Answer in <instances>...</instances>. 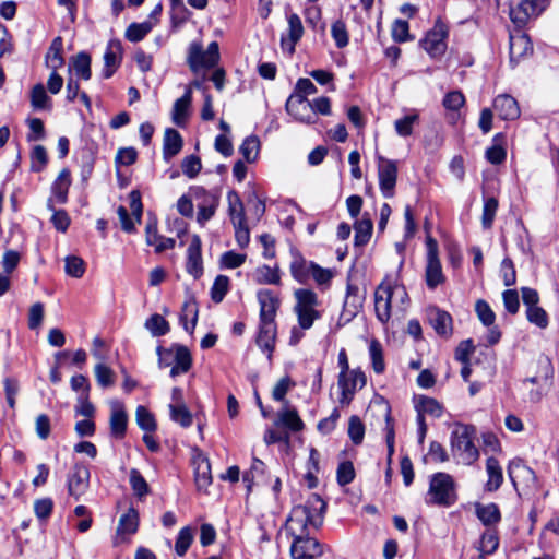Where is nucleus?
Here are the masks:
<instances>
[{"label":"nucleus","mask_w":559,"mask_h":559,"mask_svg":"<svg viewBox=\"0 0 559 559\" xmlns=\"http://www.w3.org/2000/svg\"><path fill=\"white\" fill-rule=\"evenodd\" d=\"M408 304V294L396 275H386L374 292V310L378 320L386 323L393 313L402 314Z\"/></svg>","instance_id":"f257e3e1"},{"label":"nucleus","mask_w":559,"mask_h":559,"mask_svg":"<svg viewBox=\"0 0 559 559\" xmlns=\"http://www.w3.org/2000/svg\"><path fill=\"white\" fill-rule=\"evenodd\" d=\"M325 508V502L317 493H312L304 504L295 506L286 521V527L293 537L308 534V526L320 527Z\"/></svg>","instance_id":"f03ea898"},{"label":"nucleus","mask_w":559,"mask_h":559,"mask_svg":"<svg viewBox=\"0 0 559 559\" xmlns=\"http://www.w3.org/2000/svg\"><path fill=\"white\" fill-rule=\"evenodd\" d=\"M475 427L456 423L453 425L450 437L451 453L459 463L471 465L479 457V452L474 444Z\"/></svg>","instance_id":"7ed1b4c3"},{"label":"nucleus","mask_w":559,"mask_h":559,"mask_svg":"<svg viewBox=\"0 0 559 559\" xmlns=\"http://www.w3.org/2000/svg\"><path fill=\"white\" fill-rule=\"evenodd\" d=\"M456 500L452 476L437 473L431 477L426 503L449 507Z\"/></svg>","instance_id":"20e7f679"},{"label":"nucleus","mask_w":559,"mask_h":559,"mask_svg":"<svg viewBox=\"0 0 559 559\" xmlns=\"http://www.w3.org/2000/svg\"><path fill=\"white\" fill-rule=\"evenodd\" d=\"M295 298L297 301L295 312L298 317L299 326L302 330H308L320 318L319 311L316 310L319 305L318 296L314 292L302 288L295 292Z\"/></svg>","instance_id":"39448f33"},{"label":"nucleus","mask_w":559,"mask_h":559,"mask_svg":"<svg viewBox=\"0 0 559 559\" xmlns=\"http://www.w3.org/2000/svg\"><path fill=\"white\" fill-rule=\"evenodd\" d=\"M188 64L193 72L200 69H210L217 64L219 60V48L216 41H212L206 50L201 43L193 41L189 46Z\"/></svg>","instance_id":"423d86ee"},{"label":"nucleus","mask_w":559,"mask_h":559,"mask_svg":"<svg viewBox=\"0 0 559 559\" xmlns=\"http://www.w3.org/2000/svg\"><path fill=\"white\" fill-rule=\"evenodd\" d=\"M548 4V0H514L510 5V19L519 28H522L531 19L542 14Z\"/></svg>","instance_id":"0eeeda50"},{"label":"nucleus","mask_w":559,"mask_h":559,"mask_svg":"<svg viewBox=\"0 0 559 559\" xmlns=\"http://www.w3.org/2000/svg\"><path fill=\"white\" fill-rule=\"evenodd\" d=\"M427 246V263L425 270V280L429 289H435L440 284L444 283L445 276L442 272L441 262L438 258V243L437 241L428 237L426 241Z\"/></svg>","instance_id":"6e6552de"},{"label":"nucleus","mask_w":559,"mask_h":559,"mask_svg":"<svg viewBox=\"0 0 559 559\" xmlns=\"http://www.w3.org/2000/svg\"><path fill=\"white\" fill-rule=\"evenodd\" d=\"M192 195L197 201V222L203 226L215 215L219 204V198L218 195L206 191L202 187L194 188L192 190Z\"/></svg>","instance_id":"1a4fd4ad"},{"label":"nucleus","mask_w":559,"mask_h":559,"mask_svg":"<svg viewBox=\"0 0 559 559\" xmlns=\"http://www.w3.org/2000/svg\"><path fill=\"white\" fill-rule=\"evenodd\" d=\"M378 178L379 187L382 195L390 199L394 195L395 185L397 180L396 162L386 159L382 156L378 157Z\"/></svg>","instance_id":"9d476101"},{"label":"nucleus","mask_w":559,"mask_h":559,"mask_svg":"<svg viewBox=\"0 0 559 559\" xmlns=\"http://www.w3.org/2000/svg\"><path fill=\"white\" fill-rule=\"evenodd\" d=\"M323 554L321 544L308 534L294 536L290 546V555L293 559H316Z\"/></svg>","instance_id":"9b49d317"},{"label":"nucleus","mask_w":559,"mask_h":559,"mask_svg":"<svg viewBox=\"0 0 559 559\" xmlns=\"http://www.w3.org/2000/svg\"><path fill=\"white\" fill-rule=\"evenodd\" d=\"M448 29L443 23H436L435 27L427 33L420 41L421 47L432 57L438 58L447 50L445 38Z\"/></svg>","instance_id":"f8f14e48"},{"label":"nucleus","mask_w":559,"mask_h":559,"mask_svg":"<svg viewBox=\"0 0 559 559\" xmlns=\"http://www.w3.org/2000/svg\"><path fill=\"white\" fill-rule=\"evenodd\" d=\"M90 469L83 464H75L67 479L68 492L74 499H80L90 486Z\"/></svg>","instance_id":"ddd939ff"},{"label":"nucleus","mask_w":559,"mask_h":559,"mask_svg":"<svg viewBox=\"0 0 559 559\" xmlns=\"http://www.w3.org/2000/svg\"><path fill=\"white\" fill-rule=\"evenodd\" d=\"M286 110L296 120L304 123H314L312 104L301 94H292L286 102Z\"/></svg>","instance_id":"4468645a"},{"label":"nucleus","mask_w":559,"mask_h":559,"mask_svg":"<svg viewBox=\"0 0 559 559\" xmlns=\"http://www.w3.org/2000/svg\"><path fill=\"white\" fill-rule=\"evenodd\" d=\"M427 320L435 332L444 338L453 334V319L449 312L436 306H430L426 310Z\"/></svg>","instance_id":"2eb2a0df"},{"label":"nucleus","mask_w":559,"mask_h":559,"mask_svg":"<svg viewBox=\"0 0 559 559\" xmlns=\"http://www.w3.org/2000/svg\"><path fill=\"white\" fill-rule=\"evenodd\" d=\"M167 355L173 359V368L170 369V377L176 378L179 374L187 373L192 367V357L188 347L174 344L167 348Z\"/></svg>","instance_id":"dca6fc26"},{"label":"nucleus","mask_w":559,"mask_h":559,"mask_svg":"<svg viewBox=\"0 0 559 559\" xmlns=\"http://www.w3.org/2000/svg\"><path fill=\"white\" fill-rule=\"evenodd\" d=\"M71 186L70 170L63 168L51 187V197L48 199L47 207L53 210V204H64L68 200V191Z\"/></svg>","instance_id":"f3484780"},{"label":"nucleus","mask_w":559,"mask_h":559,"mask_svg":"<svg viewBox=\"0 0 559 559\" xmlns=\"http://www.w3.org/2000/svg\"><path fill=\"white\" fill-rule=\"evenodd\" d=\"M287 21V34L282 36L281 46L284 51L292 55L295 51L296 44L302 37L304 26L300 17L296 13L289 14Z\"/></svg>","instance_id":"a211bd4d"},{"label":"nucleus","mask_w":559,"mask_h":559,"mask_svg":"<svg viewBox=\"0 0 559 559\" xmlns=\"http://www.w3.org/2000/svg\"><path fill=\"white\" fill-rule=\"evenodd\" d=\"M187 272L194 278H199L203 273L201 239L198 235H193L187 249Z\"/></svg>","instance_id":"6ab92c4d"},{"label":"nucleus","mask_w":559,"mask_h":559,"mask_svg":"<svg viewBox=\"0 0 559 559\" xmlns=\"http://www.w3.org/2000/svg\"><path fill=\"white\" fill-rule=\"evenodd\" d=\"M260 304V322L275 323L276 311L280 307L278 298L269 289L258 293Z\"/></svg>","instance_id":"aec40b11"},{"label":"nucleus","mask_w":559,"mask_h":559,"mask_svg":"<svg viewBox=\"0 0 559 559\" xmlns=\"http://www.w3.org/2000/svg\"><path fill=\"white\" fill-rule=\"evenodd\" d=\"M122 58V46L120 40L111 39L107 44L105 53H104V70L103 76L105 79H109L116 70L119 68Z\"/></svg>","instance_id":"412c9836"},{"label":"nucleus","mask_w":559,"mask_h":559,"mask_svg":"<svg viewBox=\"0 0 559 559\" xmlns=\"http://www.w3.org/2000/svg\"><path fill=\"white\" fill-rule=\"evenodd\" d=\"M139 528V513L134 508H130L127 513L119 519L116 530L115 545L126 540L127 535H133Z\"/></svg>","instance_id":"4be33fe9"},{"label":"nucleus","mask_w":559,"mask_h":559,"mask_svg":"<svg viewBox=\"0 0 559 559\" xmlns=\"http://www.w3.org/2000/svg\"><path fill=\"white\" fill-rule=\"evenodd\" d=\"M533 50L530 37L521 31L510 35V61L519 62Z\"/></svg>","instance_id":"5701e85b"},{"label":"nucleus","mask_w":559,"mask_h":559,"mask_svg":"<svg viewBox=\"0 0 559 559\" xmlns=\"http://www.w3.org/2000/svg\"><path fill=\"white\" fill-rule=\"evenodd\" d=\"M493 109L503 120L518 119L521 114L516 99L508 94L498 95L495 98Z\"/></svg>","instance_id":"b1692460"},{"label":"nucleus","mask_w":559,"mask_h":559,"mask_svg":"<svg viewBox=\"0 0 559 559\" xmlns=\"http://www.w3.org/2000/svg\"><path fill=\"white\" fill-rule=\"evenodd\" d=\"M128 416L123 405L115 401L111 403L110 412V432L117 439H122L127 430Z\"/></svg>","instance_id":"393cba45"},{"label":"nucleus","mask_w":559,"mask_h":559,"mask_svg":"<svg viewBox=\"0 0 559 559\" xmlns=\"http://www.w3.org/2000/svg\"><path fill=\"white\" fill-rule=\"evenodd\" d=\"M276 324L269 322H260L259 333L257 336L258 346L267 354V359H272L275 348Z\"/></svg>","instance_id":"a878e982"},{"label":"nucleus","mask_w":559,"mask_h":559,"mask_svg":"<svg viewBox=\"0 0 559 559\" xmlns=\"http://www.w3.org/2000/svg\"><path fill=\"white\" fill-rule=\"evenodd\" d=\"M354 230L355 246H366L369 242L373 230L372 219L368 213H364L361 218L355 222Z\"/></svg>","instance_id":"bb28decb"},{"label":"nucleus","mask_w":559,"mask_h":559,"mask_svg":"<svg viewBox=\"0 0 559 559\" xmlns=\"http://www.w3.org/2000/svg\"><path fill=\"white\" fill-rule=\"evenodd\" d=\"M486 472L488 479L485 484V490L488 492H493L500 488L503 481L502 468L497 459L492 456L487 459Z\"/></svg>","instance_id":"cd10ccee"},{"label":"nucleus","mask_w":559,"mask_h":559,"mask_svg":"<svg viewBox=\"0 0 559 559\" xmlns=\"http://www.w3.org/2000/svg\"><path fill=\"white\" fill-rule=\"evenodd\" d=\"M195 464V485L199 490L206 489L212 483L211 465L207 457L199 454Z\"/></svg>","instance_id":"c85d7f7f"},{"label":"nucleus","mask_w":559,"mask_h":559,"mask_svg":"<svg viewBox=\"0 0 559 559\" xmlns=\"http://www.w3.org/2000/svg\"><path fill=\"white\" fill-rule=\"evenodd\" d=\"M191 102H192V92H191V88L189 87V88H187L186 93L180 98H178L174 104L173 121L175 124H177L179 127L185 124V122L188 118Z\"/></svg>","instance_id":"c756f323"},{"label":"nucleus","mask_w":559,"mask_h":559,"mask_svg":"<svg viewBox=\"0 0 559 559\" xmlns=\"http://www.w3.org/2000/svg\"><path fill=\"white\" fill-rule=\"evenodd\" d=\"M475 512L479 521L486 526L496 525L501 520V513L496 503H476Z\"/></svg>","instance_id":"7c9ffc66"},{"label":"nucleus","mask_w":559,"mask_h":559,"mask_svg":"<svg viewBox=\"0 0 559 559\" xmlns=\"http://www.w3.org/2000/svg\"><path fill=\"white\" fill-rule=\"evenodd\" d=\"M182 148V138L175 129H167L164 135L163 154L166 160L171 159Z\"/></svg>","instance_id":"2f4dec72"},{"label":"nucleus","mask_w":559,"mask_h":559,"mask_svg":"<svg viewBox=\"0 0 559 559\" xmlns=\"http://www.w3.org/2000/svg\"><path fill=\"white\" fill-rule=\"evenodd\" d=\"M228 201V215L230 217L231 224L240 225L241 222H246V213L243 203L239 197V194L231 190L227 193Z\"/></svg>","instance_id":"473e14b6"},{"label":"nucleus","mask_w":559,"mask_h":559,"mask_svg":"<svg viewBox=\"0 0 559 559\" xmlns=\"http://www.w3.org/2000/svg\"><path fill=\"white\" fill-rule=\"evenodd\" d=\"M415 408L417 414L429 415L439 418L443 414V406L435 399L428 396H419L416 401Z\"/></svg>","instance_id":"72a5a7b5"},{"label":"nucleus","mask_w":559,"mask_h":559,"mask_svg":"<svg viewBox=\"0 0 559 559\" xmlns=\"http://www.w3.org/2000/svg\"><path fill=\"white\" fill-rule=\"evenodd\" d=\"M198 321V307L197 302L193 299H188L183 302L180 314V323L183 329L192 333L197 325Z\"/></svg>","instance_id":"f704fd0d"},{"label":"nucleus","mask_w":559,"mask_h":559,"mask_svg":"<svg viewBox=\"0 0 559 559\" xmlns=\"http://www.w3.org/2000/svg\"><path fill=\"white\" fill-rule=\"evenodd\" d=\"M63 43L61 37H56L46 55V66L52 71H57L64 64L62 57Z\"/></svg>","instance_id":"c9c22d12"},{"label":"nucleus","mask_w":559,"mask_h":559,"mask_svg":"<svg viewBox=\"0 0 559 559\" xmlns=\"http://www.w3.org/2000/svg\"><path fill=\"white\" fill-rule=\"evenodd\" d=\"M277 425H283L292 431H301L305 427L301 418L294 408H286L278 413Z\"/></svg>","instance_id":"e433bc0d"},{"label":"nucleus","mask_w":559,"mask_h":559,"mask_svg":"<svg viewBox=\"0 0 559 559\" xmlns=\"http://www.w3.org/2000/svg\"><path fill=\"white\" fill-rule=\"evenodd\" d=\"M253 280L258 284L277 285L281 282V276L277 267L261 265L253 272Z\"/></svg>","instance_id":"4c0bfd02"},{"label":"nucleus","mask_w":559,"mask_h":559,"mask_svg":"<svg viewBox=\"0 0 559 559\" xmlns=\"http://www.w3.org/2000/svg\"><path fill=\"white\" fill-rule=\"evenodd\" d=\"M499 546V538L495 531H487L481 535L479 545L477 546L479 550L478 559H485L487 555L493 554Z\"/></svg>","instance_id":"58836bf2"},{"label":"nucleus","mask_w":559,"mask_h":559,"mask_svg":"<svg viewBox=\"0 0 559 559\" xmlns=\"http://www.w3.org/2000/svg\"><path fill=\"white\" fill-rule=\"evenodd\" d=\"M290 273L299 283H306L310 276L309 264L299 253H293Z\"/></svg>","instance_id":"ea45409f"},{"label":"nucleus","mask_w":559,"mask_h":559,"mask_svg":"<svg viewBox=\"0 0 559 559\" xmlns=\"http://www.w3.org/2000/svg\"><path fill=\"white\" fill-rule=\"evenodd\" d=\"M153 28V24L150 21L142 23H132L126 31V38L129 41L138 43L142 40Z\"/></svg>","instance_id":"a19ab883"},{"label":"nucleus","mask_w":559,"mask_h":559,"mask_svg":"<svg viewBox=\"0 0 559 559\" xmlns=\"http://www.w3.org/2000/svg\"><path fill=\"white\" fill-rule=\"evenodd\" d=\"M194 538L193 530L190 526L181 528L178 533L175 551L178 556L182 557L188 551Z\"/></svg>","instance_id":"79ce46f5"},{"label":"nucleus","mask_w":559,"mask_h":559,"mask_svg":"<svg viewBox=\"0 0 559 559\" xmlns=\"http://www.w3.org/2000/svg\"><path fill=\"white\" fill-rule=\"evenodd\" d=\"M73 69L75 74L83 79L88 80L91 78V57L86 52H80L73 59Z\"/></svg>","instance_id":"37998d69"},{"label":"nucleus","mask_w":559,"mask_h":559,"mask_svg":"<svg viewBox=\"0 0 559 559\" xmlns=\"http://www.w3.org/2000/svg\"><path fill=\"white\" fill-rule=\"evenodd\" d=\"M64 263V271L67 275L74 278H81L84 275L86 265L80 257L69 255L66 258Z\"/></svg>","instance_id":"c03bdc74"},{"label":"nucleus","mask_w":559,"mask_h":559,"mask_svg":"<svg viewBox=\"0 0 559 559\" xmlns=\"http://www.w3.org/2000/svg\"><path fill=\"white\" fill-rule=\"evenodd\" d=\"M348 437L352 442L356 445L360 444L364 441L365 437V425L361 419L353 415L348 420Z\"/></svg>","instance_id":"a18cd8bd"},{"label":"nucleus","mask_w":559,"mask_h":559,"mask_svg":"<svg viewBox=\"0 0 559 559\" xmlns=\"http://www.w3.org/2000/svg\"><path fill=\"white\" fill-rule=\"evenodd\" d=\"M145 328L150 330V332L154 336H162L169 332L168 322L160 314L157 313L151 316L146 320Z\"/></svg>","instance_id":"49530a36"},{"label":"nucleus","mask_w":559,"mask_h":559,"mask_svg":"<svg viewBox=\"0 0 559 559\" xmlns=\"http://www.w3.org/2000/svg\"><path fill=\"white\" fill-rule=\"evenodd\" d=\"M475 312L479 321L485 326H491L492 324H495L496 314L487 301L483 299L477 300L475 304Z\"/></svg>","instance_id":"de8ad7c7"},{"label":"nucleus","mask_w":559,"mask_h":559,"mask_svg":"<svg viewBox=\"0 0 559 559\" xmlns=\"http://www.w3.org/2000/svg\"><path fill=\"white\" fill-rule=\"evenodd\" d=\"M130 485L134 495L140 499L150 492L148 484L141 475V473L135 468L130 471Z\"/></svg>","instance_id":"09e8293b"},{"label":"nucleus","mask_w":559,"mask_h":559,"mask_svg":"<svg viewBox=\"0 0 559 559\" xmlns=\"http://www.w3.org/2000/svg\"><path fill=\"white\" fill-rule=\"evenodd\" d=\"M331 35L338 48H344L348 45L349 36L346 24L342 20L335 21L331 26Z\"/></svg>","instance_id":"8fccbe9b"},{"label":"nucleus","mask_w":559,"mask_h":559,"mask_svg":"<svg viewBox=\"0 0 559 559\" xmlns=\"http://www.w3.org/2000/svg\"><path fill=\"white\" fill-rule=\"evenodd\" d=\"M170 417L174 421L179 423L182 427H189L192 424V415L183 404H171Z\"/></svg>","instance_id":"3c124183"},{"label":"nucleus","mask_w":559,"mask_h":559,"mask_svg":"<svg viewBox=\"0 0 559 559\" xmlns=\"http://www.w3.org/2000/svg\"><path fill=\"white\" fill-rule=\"evenodd\" d=\"M95 378L97 383L102 388H108L115 383V373L111 368L106 366L104 362H99L95 366Z\"/></svg>","instance_id":"603ef678"},{"label":"nucleus","mask_w":559,"mask_h":559,"mask_svg":"<svg viewBox=\"0 0 559 559\" xmlns=\"http://www.w3.org/2000/svg\"><path fill=\"white\" fill-rule=\"evenodd\" d=\"M362 307V297L358 294V288L348 286L347 296L345 298L344 308L350 314L355 316Z\"/></svg>","instance_id":"864d4df0"},{"label":"nucleus","mask_w":559,"mask_h":559,"mask_svg":"<svg viewBox=\"0 0 559 559\" xmlns=\"http://www.w3.org/2000/svg\"><path fill=\"white\" fill-rule=\"evenodd\" d=\"M369 353H370V358L372 361V368H373L374 372L382 373L385 369V364L383 360V353H382L381 344L376 340L371 341L370 346H369Z\"/></svg>","instance_id":"5fc2aeb1"},{"label":"nucleus","mask_w":559,"mask_h":559,"mask_svg":"<svg viewBox=\"0 0 559 559\" xmlns=\"http://www.w3.org/2000/svg\"><path fill=\"white\" fill-rule=\"evenodd\" d=\"M498 210V200L493 197L485 199L483 207L481 223L485 228L492 226Z\"/></svg>","instance_id":"6e6d98bb"},{"label":"nucleus","mask_w":559,"mask_h":559,"mask_svg":"<svg viewBox=\"0 0 559 559\" xmlns=\"http://www.w3.org/2000/svg\"><path fill=\"white\" fill-rule=\"evenodd\" d=\"M229 278L225 275H218L211 289V297L213 301L221 302L228 292Z\"/></svg>","instance_id":"4d7b16f0"},{"label":"nucleus","mask_w":559,"mask_h":559,"mask_svg":"<svg viewBox=\"0 0 559 559\" xmlns=\"http://www.w3.org/2000/svg\"><path fill=\"white\" fill-rule=\"evenodd\" d=\"M265 464L259 459H253L250 471L243 475L246 483L262 481L265 474Z\"/></svg>","instance_id":"13d9d810"},{"label":"nucleus","mask_w":559,"mask_h":559,"mask_svg":"<svg viewBox=\"0 0 559 559\" xmlns=\"http://www.w3.org/2000/svg\"><path fill=\"white\" fill-rule=\"evenodd\" d=\"M259 140L255 136H248L240 145V153L249 163L253 162L258 155Z\"/></svg>","instance_id":"bf43d9fd"},{"label":"nucleus","mask_w":559,"mask_h":559,"mask_svg":"<svg viewBox=\"0 0 559 559\" xmlns=\"http://www.w3.org/2000/svg\"><path fill=\"white\" fill-rule=\"evenodd\" d=\"M32 158V170L39 173L41 171L48 162L46 148L43 145H36L31 154Z\"/></svg>","instance_id":"052dcab7"},{"label":"nucleus","mask_w":559,"mask_h":559,"mask_svg":"<svg viewBox=\"0 0 559 559\" xmlns=\"http://www.w3.org/2000/svg\"><path fill=\"white\" fill-rule=\"evenodd\" d=\"M136 423L145 431H154L156 429L154 416L144 406L136 408Z\"/></svg>","instance_id":"680f3d73"},{"label":"nucleus","mask_w":559,"mask_h":559,"mask_svg":"<svg viewBox=\"0 0 559 559\" xmlns=\"http://www.w3.org/2000/svg\"><path fill=\"white\" fill-rule=\"evenodd\" d=\"M418 121V115L412 114L395 121V131L401 136H408L413 132V126Z\"/></svg>","instance_id":"e2e57ef3"},{"label":"nucleus","mask_w":559,"mask_h":559,"mask_svg":"<svg viewBox=\"0 0 559 559\" xmlns=\"http://www.w3.org/2000/svg\"><path fill=\"white\" fill-rule=\"evenodd\" d=\"M526 318L531 323L540 329H545L548 325V316L546 311L538 306L526 309Z\"/></svg>","instance_id":"0e129e2a"},{"label":"nucleus","mask_w":559,"mask_h":559,"mask_svg":"<svg viewBox=\"0 0 559 559\" xmlns=\"http://www.w3.org/2000/svg\"><path fill=\"white\" fill-rule=\"evenodd\" d=\"M345 384L348 385L354 393L359 388H364L366 385L367 379L365 373L359 369H354L348 372V374L344 376Z\"/></svg>","instance_id":"69168bd1"},{"label":"nucleus","mask_w":559,"mask_h":559,"mask_svg":"<svg viewBox=\"0 0 559 559\" xmlns=\"http://www.w3.org/2000/svg\"><path fill=\"white\" fill-rule=\"evenodd\" d=\"M181 168L187 177L194 178L202 168L201 159L195 155H189L182 160Z\"/></svg>","instance_id":"338daca9"},{"label":"nucleus","mask_w":559,"mask_h":559,"mask_svg":"<svg viewBox=\"0 0 559 559\" xmlns=\"http://www.w3.org/2000/svg\"><path fill=\"white\" fill-rule=\"evenodd\" d=\"M355 477L353 463L349 461L342 462L337 468V483L341 486L350 484Z\"/></svg>","instance_id":"774afa93"}]
</instances>
